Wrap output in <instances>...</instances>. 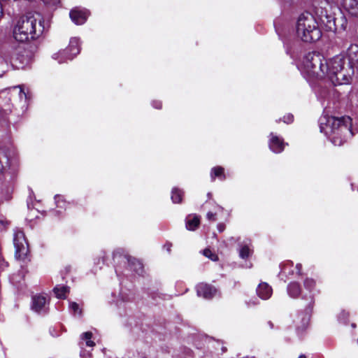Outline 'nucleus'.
<instances>
[{
	"label": "nucleus",
	"mask_w": 358,
	"mask_h": 358,
	"mask_svg": "<svg viewBox=\"0 0 358 358\" xmlns=\"http://www.w3.org/2000/svg\"><path fill=\"white\" fill-rule=\"evenodd\" d=\"M0 59H2L7 64H10L11 65H17V61H19V67L21 68L29 65L31 60V57L28 56L25 57L23 55L15 57V48L7 43L0 45Z\"/></svg>",
	"instance_id": "obj_7"
},
{
	"label": "nucleus",
	"mask_w": 358,
	"mask_h": 358,
	"mask_svg": "<svg viewBox=\"0 0 358 358\" xmlns=\"http://www.w3.org/2000/svg\"><path fill=\"white\" fill-rule=\"evenodd\" d=\"M348 57V64L351 65V67L358 68V45L351 44L348 48L345 57Z\"/></svg>",
	"instance_id": "obj_16"
},
{
	"label": "nucleus",
	"mask_w": 358,
	"mask_h": 358,
	"mask_svg": "<svg viewBox=\"0 0 358 358\" xmlns=\"http://www.w3.org/2000/svg\"><path fill=\"white\" fill-rule=\"evenodd\" d=\"M325 59L317 52L306 54L299 64L301 71L311 78L321 79L324 78Z\"/></svg>",
	"instance_id": "obj_5"
},
{
	"label": "nucleus",
	"mask_w": 358,
	"mask_h": 358,
	"mask_svg": "<svg viewBox=\"0 0 358 358\" xmlns=\"http://www.w3.org/2000/svg\"><path fill=\"white\" fill-rule=\"evenodd\" d=\"M100 262H102V264H104L105 262H106V259H105V252H103L102 255H101L99 258H98V260H97V262H95V264H99L100 263Z\"/></svg>",
	"instance_id": "obj_41"
},
{
	"label": "nucleus",
	"mask_w": 358,
	"mask_h": 358,
	"mask_svg": "<svg viewBox=\"0 0 358 358\" xmlns=\"http://www.w3.org/2000/svg\"><path fill=\"white\" fill-rule=\"evenodd\" d=\"M92 333L90 331H87L81 334L80 339L81 342L83 343V347H90L92 348L95 345V343L92 341Z\"/></svg>",
	"instance_id": "obj_27"
},
{
	"label": "nucleus",
	"mask_w": 358,
	"mask_h": 358,
	"mask_svg": "<svg viewBox=\"0 0 358 358\" xmlns=\"http://www.w3.org/2000/svg\"><path fill=\"white\" fill-rule=\"evenodd\" d=\"M17 87L20 88L19 98L20 101L22 102V106H24L27 104V101L30 99L29 90H27L26 91L24 85H20Z\"/></svg>",
	"instance_id": "obj_28"
},
{
	"label": "nucleus",
	"mask_w": 358,
	"mask_h": 358,
	"mask_svg": "<svg viewBox=\"0 0 358 358\" xmlns=\"http://www.w3.org/2000/svg\"><path fill=\"white\" fill-rule=\"evenodd\" d=\"M316 94H317V98L322 101V100H324L327 99V97L329 94V92H328L327 90H326L324 88H320L317 91Z\"/></svg>",
	"instance_id": "obj_33"
},
{
	"label": "nucleus",
	"mask_w": 358,
	"mask_h": 358,
	"mask_svg": "<svg viewBox=\"0 0 358 358\" xmlns=\"http://www.w3.org/2000/svg\"><path fill=\"white\" fill-rule=\"evenodd\" d=\"M286 145L287 143L284 142L282 137L273 132L270 133L268 136V147L273 152L276 154L282 152Z\"/></svg>",
	"instance_id": "obj_12"
},
{
	"label": "nucleus",
	"mask_w": 358,
	"mask_h": 358,
	"mask_svg": "<svg viewBox=\"0 0 358 358\" xmlns=\"http://www.w3.org/2000/svg\"><path fill=\"white\" fill-rule=\"evenodd\" d=\"M124 250L122 249H117L113 252V259H115L117 257L122 258L128 264L129 269L134 271L138 275H141L143 272V264L141 262L135 258L127 257L124 255Z\"/></svg>",
	"instance_id": "obj_10"
},
{
	"label": "nucleus",
	"mask_w": 358,
	"mask_h": 358,
	"mask_svg": "<svg viewBox=\"0 0 358 358\" xmlns=\"http://www.w3.org/2000/svg\"><path fill=\"white\" fill-rule=\"evenodd\" d=\"M53 291L57 298L65 299L69 292V287L64 285H57Z\"/></svg>",
	"instance_id": "obj_25"
},
{
	"label": "nucleus",
	"mask_w": 358,
	"mask_h": 358,
	"mask_svg": "<svg viewBox=\"0 0 358 358\" xmlns=\"http://www.w3.org/2000/svg\"><path fill=\"white\" fill-rule=\"evenodd\" d=\"M152 106L156 109H161L162 103L160 101L155 100L152 102Z\"/></svg>",
	"instance_id": "obj_38"
},
{
	"label": "nucleus",
	"mask_w": 358,
	"mask_h": 358,
	"mask_svg": "<svg viewBox=\"0 0 358 358\" xmlns=\"http://www.w3.org/2000/svg\"><path fill=\"white\" fill-rule=\"evenodd\" d=\"M253 253V249L250 241H244L240 244L238 248L239 257L243 259H247Z\"/></svg>",
	"instance_id": "obj_20"
},
{
	"label": "nucleus",
	"mask_w": 358,
	"mask_h": 358,
	"mask_svg": "<svg viewBox=\"0 0 358 358\" xmlns=\"http://www.w3.org/2000/svg\"><path fill=\"white\" fill-rule=\"evenodd\" d=\"M172 244L170 243H167L164 245V248L166 249V250L170 252Z\"/></svg>",
	"instance_id": "obj_42"
},
{
	"label": "nucleus",
	"mask_w": 358,
	"mask_h": 358,
	"mask_svg": "<svg viewBox=\"0 0 358 358\" xmlns=\"http://www.w3.org/2000/svg\"><path fill=\"white\" fill-rule=\"evenodd\" d=\"M351 325H352V328H355L356 327V324L355 323H352Z\"/></svg>",
	"instance_id": "obj_50"
},
{
	"label": "nucleus",
	"mask_w": 358,
	"mask_h": 358,
	"mask_svg": "<svg viewBox=\"0 0 358 358\" xmlns=\"http://www.w3.org/2000/svg\"><path fill=\"white\" fill-rule=\"evenodd\" d=\"M57 213H61L62 212L60 210H55Z\"/></svg>",
	"instance_id": "obj_51"
},
{
	"label": "nucleus",
	"mask_w": 358,
	"mask_h": 358,
	"mask_svg": "<svg viewBox=\"0 0 358 358\" xmlns=\"http://www.w3.org/2000/svg\"><path fill=\"white\" fill-rule=\"evenodd\" d=\"M319 126L320 131L334 145H342L355 135L352 128V119L349 116L338 118L329 116L324 112L319 119Z\"/></svg>",
	"instance_id": "obj_2"
},
{
	"label": "nucleus",
	"mask_w": 358,
	"mask_h": 358,
	"mask_svg": "<svg viewBox=\"0 0 358 358\" xmlns=\"http://www.w3.org/2000/svg\"><path fill=\"white\" fill-rule=\"evenodd\" d=\"M343 20V22L341 23V27L343 29H346V27H347V21L344 18L342 20Z\"/></svg>",
	"instance_id": "obj_43"
},
{
	"label": "nucleus",
	"mask_w": 358,
	"mask_h": 358,
	"mask_svg": "<svg viewBox=\"0 0 358 358\" xmlns=\"http://www.w3.org/2000/svg\"><path fill=\"white\" fill-rule=\"evenodd\" d=\"M267 324L271 329H273V323L271 321H268Z\"/></svg>",
	"instance_id": "obj_46"
},
{
	"label": "nucleus",
	"mask_w": 358,
	"mask_h": 358,
	"mask_svg": "<svg viewBox=\"0 0 358 358\" xmlns=\"http://www.w3.org/2000/svg\"><path fill=\"white\" fill-rule=\"evenodd\" d=\"M251 266H252L251 264H250L248 266H247V267H248V268H251Z\"/></svg>",
	"instance_id": "obj_52"
},
{
	"label": "nucleus",
	"mask_w": 358,
	"mask_h": 358,
	"mask_svg": "<svg viewBox=\"0 0 358 358\" xmlns=\"http://www.w3.org/2000/svg\"><path fill=\"white\" fill-rule=\"evenodd\" d=\"M341 10L351 17L358 18V1L357 0H341Z\"/></svg>",
	"instance_id": "obj_13"
},
{
	"label": "nucleus",
	"mask_w": 358,
	"mask_h": 358,
	"mask_svg": "<svg viewBox=\"0 0 358 358\" xmlns=\"http://www.w3.org/2000/svg\"><path fill=\"white\" fill-rule=\"evenodd\" d=\"M10 153L0 149V173H3L9 165Z\"/></svg>",
	"instance_id": "obj_22"
},
{
	"label": "nucleus",
	"mask_w": 358,
	"mask_h": 358,
	"mask_svg": "<svg viewBox=\"0 0 358 358\" xmlns=\"http://www.w3.org/2000/svg\"><path fill=\"white\" fill-rule=\"evenodd\" d=\"M49 298L47 295L38 294L32 297L31 309L38 314H45L48 311Z\"/></svg>",
	"instance_id": "obj_11"
},
{
	"label": "nucleus",
	"mask_w": 358,
	"mask_h": 358,
	"mask_svg": "<svg viewBox=\"0 0 358 358\" xmlns=\"http://www.w3.org/2000/svg\"><path fill=\"white\" fill-rule=\"evenodd\" d=\"M136 358H147L146 355L145 353H143V352H138L137 353V357Z\"/></svg>",
	"instance_id": "obj_44"
},
{
	"label": "nucleus",
	"mask_w": 358,
	"mask_h": 358,
	"mask_svg": "<svg viewBox=\"0 0 358 358\" xmlns=\"http://www.w3.org/2000/svg\"><path fill=\"white\" fill-rule=\"evenodd\" d=\"M288 295L293 299L298 298L301 294V287L299 283L296 282H291L288 284L287 287Z\"/></svg>",
	"instance_id": "obj_21"
},
{
	"label": "nucleus",
	"mask_w": 358,
	"mask_h": 358,
	"mask_svg": "<svg viewBox=\"0 0 358 358\" xmlns=\"http://www.w3.org/2000/svg\"><path fill=\"white\" fill-rule=\"evenodd\" d=\"M196 293L199 296L210 299L217 294V289L210 285L200 283L196 286Z\"/></svg>",
	"instance_id": "obj_15"
},
{
	"label": "nucleus",
	"mask_w": 358,
	"mask_h": 358,
	"mask_svg": "<svg viewBox=\"0 0 358 358\" xmlns=\"http://www.w3.org/2000/svg\"><path fill=\"white\" fill-rule=\"evenodd\" d=\"M200 224V216L196 214H189L185 218V227L189 231H195Z\"/></svg>",
	"instance_id": "obj_19"
},
{
	"label": "nucleus",
	"mask_w": 358,
	"mask_h": 358,
	"mask_svg": "<svg viewBox=\"0 0 358 358\" xmlns=\"http://www.w3.org/2000/svg\"><path fill=\"white\" fill-rule=\"evenodd\" d=\"M13 245L15 249V257L17 259L24 260L28 255L29 247L24 231L19 228L13 230Z\"/></svg>",
	"instance_id": "obj_9"
},
{
	"label": "nucleus",
	"mask_w": 358,
	"mask_h": 358,
	"mask_svg": "<svg viewBox=\"0 0 358 358\" xmlns=\"http://www.w3.org/2000/svg\"><path fill=\"white\" fill-rule=\"evenodd\" d=\"M69 309L71 312L74 315H78V316L81 315V309L80 308L78 304L76 302H70L69 303Z\"/></svg>",
	"instance_id": "obj_30"
},
{
	"label": "nucleus",
	"mask_w": 358,
	"mask_h": 358,
	"mask_svg": "<svg viewBox=\"0 0 358 358\" xmlns=\"http://www.w3.org/2000/svg\"><path fill=\"white\" fill-rule=\"evenodd\" d=\"M219 210H220L221 211L223 210V208L220 206H217V207Z\"/></svg>",
	"instance_id": "obj_49"
},
{
	"label": "nucleus",
	"mask_w": 358,
	"mask_h": 358,
	"mask_svg": "<svg viewBox=\"0 0 358 358\" xmlns=\"http://www.w3.org/2000/svg\"><path fill=\"white\" fill-rule=\"evenodd\" d=\"M184 192L182 189L174 187L171 191V200L174 203H180L182 201Z\"/></svg>",
	"instance_id": "obj_26"
},
{
	"label": "nucleus",
	"mask_w": 358,
	"mask_h": 358,
	"mask_svg": "<svg viewBox=\"0 0 358 358\" xmlns=\"http://www.w3.org/2000/svg\"><path fill=\"white\" fill-rule=\"evenodd\" d=\"M207 196L208 199H210L211 196H212V194L210 192H208V194H207Z\"/></svg>",
	"instance_id": "obj_47"
},
{
	"label": "nucleus",
	"mask_w": 358,
	"mask_h": 358,
	"mask_svg": "<svg viewBox=\"0 0 358 358\" xmlns=\"http://www.w3.org/2000/svg\"><path fill=\"white\" fill-rule=\"evenodd\" d=\"M294 117L292 114H287L283 117V122L285 123H291L293 122Z\"/></svg>",
	"instance_id": "obj_36"
},
{
	"label": "nucleus",
	"mask_w": 358,
	"mask_h": 358,
	"mask_svg": "<svg viewBox=\"0 0 358 358\" xmlns=\"http://www.w3.org/2000/svg\"><path fill=\"white\" fill-rule=\"evenodd\" d=\"M256 292L261 299L268 300L272 296L273 289L267 282H262L258 285Z\"/></svg>",
	"instance_id": "obj_18"
},
{
	"label": "nucleus",
	"mask_w": 358,
	"mask_h": 358,
	"mask_svg": "<svg viewBox=\"0 0 358 358\" xmlns=\"http://www.w3.org/2000/svg\"><path fill=\"white\" fill-rule=\"evenodd\" d=\"M69 16L74 24L81 25L87 21L89 13L85 9H79L76 8L70 11Z\"/></svg>",
	"instance_id": "obj_14"
},
{
	"label": "nucleus",
	"mask_w": 358,
	"mask_h": 358,
	"mask_svg": "<svg viewBox=\"0 0 358 358\" xmlns=\"http://www.w3.org/2000/svg\"><path fill=\"white\" fill-rule=\"evenodd\" d=\"M336 21H337V20H334V24H335L336 26H337V25H336Z\"/></svg>",
	"instance_id": "obj_53"
},
{
	"label": "nucleus",
	"mask_w": 358,
	"mask_h": 358,
	"mask_svg": "<svg viewBox=\"0 0 358 358\" xmlns=\"http://www.w3.org/2000/svg\"><path fill=\"white\" fill-rule=\"evenodd\" d=\"M55 201L58 208L65 209L66 208V202L64 199L63 196L57 194L55 196Z\"/></svg>",
	"instance_id": "obj_29"
},
{
	"label": "nucleus",
	"mask_w": 358,
	"mask_h": 358,
	"mask_svg": "<svg viewBox=\"0 0 358 358\" xmlns=\"http://www.w3.org/2000/svg\"><path fill=\"white\" fill-rule=\"evenodd\" d=\"M298 358H306L304 355H301Z\"/></svg>",
	"instance_id": "obj_48"
},
{
	"label": "nucleus",
	"mask_w": 358,
	"mask_h": 358,
	"mask_svg": "<svg viewBox=\"0 0 358 358\" xmlns=\"http://www.w3.org/2000/svg\"><path fill=\"white\" fill-rule=\"evenodd\" d=\"M130 296L127 293L122 291L120 293L119 298L116 300L115 303L120 316L127 314V303L130 301Z\"/></svg>",
	"instance_id": "obj_17"
},
{
	"label": "nucleus",
	"mask_w": 358,
	"mask_h": 358,
	"mask_svg": "<svg viewBox=\"0 0 358 358\" xmlns=\"http://www.w3.org/2000/svg\"><path fill=\"white\" fill-rule=\"evenodd\" d=\"M226 226L224 223H219L217 225V229L220 232H222L225 230Z\"/></svg>",
	"instance_id": "obj_40"
},
{
	"label": "nucleus",
	"mask_w": 358,
	"mask_h": 358,
	"mask_svg": "<svg viewBox=\"0 0 358 358\" xmlns=\"http://www.w3.org/2000/svg\"><path fill=\"white\" fill-rule=\"evenodd\" d=\"M46 5L55 6L59 3V0H42Z\"/></svg>",
	"instance_id": "obj_37"
},
{
	"label": "nucleus",
	"mask_w": 358,
	"mask_h": 358,
	"mask_svg": "<svg viewBox=\"0 0 358 358\" xmlns=\"http://www.w3.org/2000/svg\"><path fill=\"white\" fill-rule=\"evenodd\" d=\"M348 317H349V313L346 312L345 310H342L338 316V321L345 324H346L348 323Z\"/></svg>",
	"instance_id": "obj_32"
},
{
	"label": "nucleus",
	"mask_w": 358,
	"mask_h": 358,
	"mask_svg": "<svg viewBox=\"0 0 358 358\" xmlns=\"http://www.w3.org/2000/svg\"><path fill=\"white\" fill-rule=\"evenodd\" d=\"M203 254L205 257H208L212 261L215 262L218 260V256L215 253L213 252L210 249H205L203 251Z\"/></svg>",
	"instance_id": "obj_31"
},
{
	"label": "nucleus",
	"mask_w": 358,
	"mask_h": 358,
	"mask_svg": "<svg viewBox=\"0 0 358 358\" xmlns=\"http://www.w3.org/2000/svg\"><path fill=\"white\" fill-rule=\"evenodd\" d=\"M295 29L297 40L290 43L286 38L283 41L287 54L292 58L296 57V52L301 47L299 40L305 43H312L318 41L322 36V31L315 17L308 12L299 16Z\"/></svg>",
	"instance_id": "obj_1"
},
{
	"label": "nucleus",
	"mask_w": 358,
	"mask_h": 358,
	"mask_svg": "<svg viewBox=\"0 0 358 358\" xmlns=\"http://www.w3.org/2000/svg\"><path fill=\"white\" fill-rule=\"evenodd\" d=\"M207 219L210 221H215L216 220V213H213L212 212H208L206 215Z\"/></svg>",
	"instance_id": "obj_39"
},
{
	"label": "nucleus",
	"mask_w": 358,
	"mask_h": 358,
	"mask_svg": "<svg viewBox=\"0 0 358 358\" xmlns=\"http://www.w3.org/2000/svg\"><path fill=\"white\" fill-rule=\"evenodd\" d=\"M296 268L297 269L298 274H301V264H297L296 266Z\"/></svg>",
	"instance_id": "obj_45"
},
{
	"label": "nucleus",
	"mask_w": 358,
	"mask_h": 358,
	"mask_svg": "<svg viewBox=\"0 0 358 358\" xmlns=\"http://www.w3.org/2000/svg\"><path fill=\"white\" fill-rule=\"evenodd\" d=\"M80 346L81 348L80 354L81 358H91L92 357L91 352L83 348V342L80 343Z\"/></svg>",
	"instance_id": "obj_34"
},
{
	"label": "nucleus",
	"mask_w": 358,
	"mask_h": 358,
	"mask_svg": "<svg viewBox=\"0 0 358 358\" xmlns=\"http://www.w3.org/2000/svg\"><path fill=\"white\" fill-rule=\"evenodd\" d=\"M44 20L39 13L22 16L13 29L16 41L26 42L38 38L45 31Z\"/></svg>",
	"instance_id": "obj_3"
},
{
	"label": "nucleus",
	"mask_w": 358,
	"mask_h": 358,
	"mask_svg": "<svg viewBox=\"0 0 358 358\" xmlns=\"http://www.w3.org/2000/svg\"><path fill=\"white\" fill-rule=\"evenodd\" d=\"M210 179L211 181H215L216 178L223 181L226 179V175L224 173V169L222 166H215L211 169L210 171Z\"/></svg>",
	"instance_id": "obj_23"
},
{
	"label": "nucleus",
	"mask_w": 358,
	"mask_h": 358,
	"mask_svg": "<svg viewBox=\"0 0 358 358\" xmlns=\"http://www.w3.org/2000/svg\"><path fill=\"white\" fill-rule=\"evenodd\" d=\"M245 304L248 308H250L259 304V301L257 299L254 298L249 299L248 301H245Z\"/></svg>",
	"instance_id": "obj_35"
},
{
	"label": "nucleus",
	"mask_w": 358,
	"mask_h": 358,
	"mask_svg": "<svg viewBox=\"0 0 358 358\" xmlns=\"http://www.w3.org/2000/svg\"><path fill=\"white\" fill-rule=\"evenodd\" d=\"M80 39L76 37L70 39L69 46L52 55V59L57 60L59 64L72 60L80 51Z\"/></svg>",
	"instance_id": "obj_8"
},
{
	"label": "nucleus",
	"mask_w": 358,
	"mask_h": 358,
	"mask_svg": "<svg viewBox=\"0 0 358 358\" xmlns=\"http://www.w3.org/2000/svg\"><path fill=\"white\" fill-rule=\"evenodd\" d=\"M355 70L348 64L344 54L337 55L329 60L325 59L324 78L334 85H348L352 80Z\"/></svg>",
	"instance_id": "obj_4"
},
{
	"label": "nucleus",
	"mask_w": 358,
	"mask_h": 358,
	"mask_svg": "<svg viewBox=\"0 0 358 358\" xmlns=\"http://www.w3.org/2000/svg\"><path fill=\"white\" fill-rule=\"evenodd\" d=\"M314 303V296L310 295L307 298V304L304 310H299L290 314L289 322L294 327L299 338H301L308 329Z\"/></svg>",
	"instance_id": "obj_6"
},
{
	"label": "nucleus",
	"mask_w": 358,
	"mask_h": 358,
	"mask_svg": "<svg viewBox=\"0 0 358 358\" xmlns=\"http://www.w3.org/2000/svg\"><path fill=\"white\" fill-rule=\"evenodd\" d=\"M357 343H358V338H357Z\"/></svg>",
	"instance_id": "obj_54"
},
{
	"label": "nucleus",
	"mask_w": 358,
	"mask_h": 358,
	"mask_svg": "<svg viewBox=\"0 0 358 358\" xmlns=\"http://www.w3.org/2000/svg\"><path fill=\"white\" fill-rule=\"evenodd\" d=\"M304 287L308 291V294H301V299L303 300L307 301V298L311 295L313 296V295L311 294L312 291L313 290L315 286V281L312 278H306L303 282Z\"/></svg>",
	"instance_id": "obj_24"
}]
</instances>
